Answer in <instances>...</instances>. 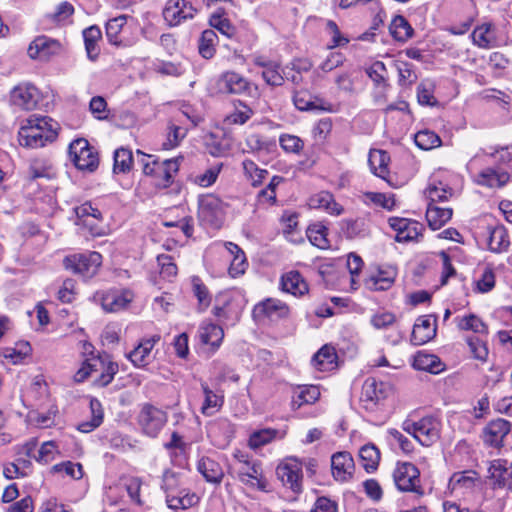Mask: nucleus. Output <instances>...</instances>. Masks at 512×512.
I'll use <instances>...</instances> for the list:
<instances>
[{
  "label": "nucleus",
  "mask_w": 512,
  "mask_h": 512,
  "mask_svg": "<svg viewBox=\"0 0 512 512\" xmlns=\"http://www.w3.org/2000/svg\"><path fill=\"white\" fill-rule=\"evenodd\" d=\"M60 129L59 123L48 116L31 115L18 133L21 146L41 148L55 141Z\"/></svg>",
  "instance_id": "f257e3e1"
},
{
  "label": "nucleus",
  "mask_w": 512,
  "mask_h": 512,
  "mask_svg": "<svg viewBox=\"0 0 512 512\" xmlns=\"http://www.w3.org/2000/svg\"><path fill=\"white\" fill-rule=\"evenodd\" d=\"M118 372V364L106 361L100 357L86 359L74 375L76 382H83L88 376L95 374L94 383L97 386L105 387L112 382Z\"/></svg>",
  "instance_id": "f03ea898"
},
{
  "label": "nucleus",
  "mask_w": 512,
  "mask_h": 512,
  "mask_svg": "<svg viewBox=\"0 0 512 512\" xmlns=\"http://www.w3.org/2000/svg\"><path fill=\"white\" fill-rule=\"evenodd\" d=\"M162 489L166 493V502L171 509H188L199 502V497L195 493L180 488L179 479L171 471L163 474Z\"/></svg>",
  "instance_id": "7ed1b4c3"
},
{
  "label": "nucleus",
  "mask_w": 512,
  "mask_h": 512,
  "mask_svg": "<svg viewBox=\"0 0 512 512\" xmlns=\"http://www.w3.org/2000/svg\"><path fill=\"white\" fill-rule=\"evenodd\" d=\"M441 423L433 416H425L418 421H405L403 430L412 435L421 445L430 446L440 437Z\"/></svg>",
  "instance_id": "20e7f679"
},
{
  "label": "nucleus",
  "mask_w": 512,
  "mask_h": 512,
  "mask_svg": "<svg viewBox=\"0 0 512 512\" xmlns=\"http://www.w3.org/2000/svg\"><path fill=\"white\" fill-rule=\"evenodd\" d=\"M226 204L215 194L198 197V219L201 224L219 227L224 220Z\"/></svg>",
  "instance_id": "39448f33"
},
{
  "label": "nucleus",
  "mask_w": 512,
  "mask_h": 512,
  "mask_svg": "<svg viewBox=\"0 0 512 512\" xmlns=\"http://www.w3.org/2000/svg\"><path fill=\"white\" fill-rule=\"evenodd\" d=\"M168 421V415L162 409L145 403L137 416V423L141 432L151 438L159 435Z\"/></svg>",
  "instance_id": "423d86ee"
},
{
  "label": "nucleus",
  "mask_w": 512,
  "mask_h": 512,
  "mask_svg": "<svg viewBox=\"0 0 512 512\" xmlns=\"http://www.w3.org/2000/svg\"><path fill=\"white\" fill-rule=\"evenodd\" d=\"M101 263L102 255L95 251L69 255L63 260V265L67 270L85 278L94 276Z\"/></svg>",
  "instance_id": "0eeeda50"
},
{
  "label": "nucleus",
  "mask_w": 512,
  "mask_h": 512,
  "mask_svg": "<svg viewBox=\"0 0 512 512\" xmlns=\"http://www.w3.org/2000/svg\"><path fill=\"white\" fill-rule=\"evenodd\" d=\"M69 155L79 170L92 172L98 167V154L86 139L74 140L69 146Z\"/></svg>",
  "instance_id": "6e6552de"
},
{
  "label": "nucleus",
  "mask_w": 512,
  "mask_h": 512,
  "mask_svg": "<svg viewBox=\"0 0 512 512\" xmlns=\"http://www.w3.org/2000/svg\"><path fill=\"white\" fill-rule=\"evenodd\" d=\"M420 472L418 468L410 462H398L394 471L393 479L396 487L403 492H415L423 494L420 483Z\"/></svg>",
  "instance_id": "1a4fd4ad"
},
{
  "label": "nucleus",
  "mask_w": 512,
  "mask_h": 512,
  "mask_svg": "<svg viewBox=\"0 0 512 512\" xmlns=\"http://www.w3.org/2000/svg\"><path fill=\"white\" fill-rule=\"evenodd\" d=\"M289 306L276 298H267L253 308V317L258 322L278 321L289 316Z\"/></svg>",
  "instance_id": "9d476101"
},
{
  "label": "nucleus",
  "mask_w": 512,
  "mask_h": 512,
  "mask_svg": "<svg viewBox=\"0 0 512 512\" xmlns=\"http://www.w3.org/2000/svg\"><path fill=\"white\" fill-rule=\"evenodd\" d=\"M94 299L100 303L106 312H118L125 309L134 299V294L128 289H110L97 292Z\"/></svg>",
  "instance_id": "9b49d317"
},
{
  "label": "nucleus",
  "mask_w": 512,
  "mask_h": 512,
  "mask_svg": "<svg viewBox=\"0 0 512 512\" xmlns=\"http://www.w3.org/2000/svg\"><path fill=\"white\" fill-rule=\"evenodd\" d=\"M455 178L456 176L445 172L434 174L430 178L429 184L425 190V195L433 203L447 201L454 195L451 180Z\"/></svg>",
  "instance_id": "f8f14e48"
},
{
  "label": "nucleus",
  "mask_w": 512,
  "mask_h": 512,
  "mask_svg": "<svg viewBox=\"0 0 512 512\" xmlns=\"http://www.w3.org/2000/svg\"><path fill=\"white\" fill-rule=\"evenodd\" d=\"M389 391L388 384L377 381L375 378H368L363 383L360 401L365 409L373 410L381 400L387 397Z\"/></svg>",
  "instance_id": "ddd939ff"
},
{
  "label": "nucleus",
  "mask_w": 512,
  "mask_h": 512,
  "mask_svg": "<svg viewBox=\"0 0 512 512\" xmlns=\"http://www.w3.org/2000/svg\"><path fill=\"white\" fill-rule=\"evenodd\" d=\"M196 11L187 0H168L163 9V17L170 26H177L185 20L192 19Z\"/></svg>",
  "instance_id": "4468645a"
},
{
  "label": "nucleus",
  "mask_w": 512,
  "mask_h": 512,
  "mask_svg": "<svg viewBox=\"0 0 512 512\" xmlns=\"http://www.w3.org/2000/svg\"><path fill=\"white\" fill-rule=\"evenodd\" d=\"M159 341V335L141 339L137 346L127 354V358L137 368L147 367L155 358L153 350Z\"/></svg>",
  "instance_id": "2eb2a0df"
},
{
  "label": "nucleus",
  "mask_w": 512,
  "mask_h": 512,
  "mask_svg": "<svg viewBox=\"0 0 512 512\" xmlns=\"http://www.w3.org/2000/svg\"><path fill=\"white\" fill-rule=\"evenodd\" d=\"M302 464L295 458H289L280 463L276 468L277 477L283 485L289 487L294 492L301 491Z\"/></svg>",
  "instance_id": "dca6fc26"
},
{
  "label": "nucleus",
  "mask_w": 512,
  "mask_h": 512,
  "mask_svg": "<svg viewBox=\"0 0 512 512\" xmlns=\"http://www.w3.org/2000/svg\"><path fill=\"white\" fill-rule=\"evenodd\" d=\"M390 227L396 232L397 242L417 241L422 236L423 226L417 221L392 217L389 219Z\"/></svg>",
  "instance_id": "f3484780"
},
{
  "label": "nucleus",
  "mask_w": 512,
  "mask_h": 512,
  "mask_svg": "<svg viewBox=\"0 0 512 512\" xmlns=\"http://www.w3.org/2000/svg\"><path fill=\"white\" fill-rule=\"evenodd\" d=\"M39 99V90L30 83L19 84L11 91V102L23 110L35 109Z\"/></svg>",
  "instance_id": "a211bd4d"
},
{
  "label": "nucleus",
  "mask_w": 512,
  "mask_h": 512,
  "mask_svg": "<svg viewBox=\"0 0 512 512\" xmlns=\"http://www.w3.org/2000/svg\"><path fill=\"white\" fill-rule=\"evenodd\" d=\"M436 318L423 315L417 318L411 333V343L416 346L424 345L436 336Z\"/></svg>",
  "instance_id": "6ab92c4d"
},
{
  "label": "nucleus",
  "mask_w": 512,
  "mask_h": 512,
  "mask_svg": "<svg viewBox=\"0 0 512 512\" xmlns=\"http://www.w3.org/2000/svg\"><path fill=\"white\" fill-rule=\"evenodd\" d=\"M331 470L333 478L338 482L349 481L354 474L355 464L349 452H336L331 457Z\"/></svg>",
  "instance_id": "aec40b11"
},
{
  "label": "nucleus",
  "mask_w": 512,
  "mask_h": 512,
  "mask_svg": "<svg viewBox=\"0 0 512 512\" xmlns=\"http://www.w3.org/2000/svg\"><path fill=\"white\" fill-rule=\"evenodd\" d=\"M61 44L59 41L45 35L37 36L27 49L31 59L46 60L52 55L59 53Z\"/></svg>",
  "instance_id": "412c9836"
},
{
  "label": "nucleus",
  "mask_w": 512,
  "mask_h": 512,
  "mask_svg": "<svg viewBox=\"0 0 512 512\" xmlns=\"http://www.w3.org/2000/svg\"><path fill=\"white\" fill-rule=\"evenodd\" d=\"M235 472L244 484L257 487L259 490L266 489L267 482L263 477L262 468L259 463L249 461L240 467H236Z\"/></svg>",
  "instance_id": "4be33fe9"
},
{
  "label": "nucleus",
  "mask_w": 512,
  "mask_h": 512,
  "mask_svg": "<svg viewBox=\"0 0 512 512\" xmlns=\"http://www.w3.org/2000/svg\"><path fill=\"white\" fill-rule=\"evenodd\" d=\"M510 430L509 421L501 418L493 420L484 429V442L493 447H500Z\"/></svg>",
  "instance_id": "5701e85b"
},
{
  "label": "nucleus",
  "mask_w": 512,
  "mask_h": 512,
  "mask_svg": "<svg viewBox=\"0 0 512 512\" xmlns=\"http://www.w3.org/2000/svg\"><path fill=\"white\" fill-rule=\"evenodd\" d=\"M471 38L473 44L482 49H490L499 45L496 27L491 22L477 25L471 34Z\"/></svg>",
  "instance_id": "b1692460"
},
{
  "label": "nucleus",
  "mask_w": 512,
  "mask_h": 512,
  "mask_svg": "<svg viewBox=\"0 0 512 512\" xmlns=\"http://www.w3.org/2000/svg\"><path fill=\"white\" fill-rule=\"evenodd\" d=\"M253 61L256 66L262 68V78L268 85L281 86L283 84L284 77L279 62L269 60L263 56H257Z\"/></svg>",
  "instance_id": "393cba45"
},
{
  "label": "nucleus",
  "mask_w": 512,
  "mask_h": 512,
  "mask_svg": "<svg viewBox=\"0 0 512 512\" xmlns=\"http://www.w3.org/2000/svg\"><path fill=\"white\" fill-rule=\"evenodd\" d=\"M218 89L223 93L241 94L249 90L250 83L242 75L227 71L223 73L218 82Z\"/></svg>",
  "instance_id": "a878e982"
},
{
  "label": "nucleus",
  "mask_w": 512,
  "mask_h": 512,
  "mask_svg": "<svg viewBox=\"0 0 512 512\" xmlns=\"http://www.w3.org/2000/svg\"><path fill=\"white\" fill-rule=\"evenodd\" d=\"M308 206L311 209L323 210L332 215L339 216L344 212L342 205L336 202L334 196L328 191H320L308 199Z\"/></svg>",
  "instance_id": "bb28decb"
},
{
  "label": "nucleus",
  "mask_w": 512,
  "mask_h": 512,
  "mask_svg": "<svg viewBox=\"0 0 512 512\" xmlns=\"http://www.w3.org/2000/svg\"><path fill=\"white\" fill-rule=\"evenodd\" d=\"M478 482L479 477L475 471L455 472L449 479L448 488L451 493L464 494L472 490Z\"/></svg>",
  "instance_id": "cd10ccee"
},
{
  "label": "nucleus",
  "mask_w": 512,
  "mask_h": 512,
  "mask_svg": "<svg viewBox=\"0 0 512 512\" xmlns=\"http://www.w3.org/2000/svg\"><path fill=\"white\" fill-rule=\"evenodd\" d=\"M509 179V174L500 168H486L474 176V181L478 185L489 188L502 187L509 181Z\"/></svg>",
  "instance_id": "c85d7f7f"
},
{
  "label": "nucleus",
  "mask_w": 512,
  "mask_h": 512,
  "mask_svg": "<svg viewBox=\"0 0 512 512\" xmlns=\"http://www.w3.org/2000/svg\"><path fill=\"white\" fill-rule=\"evenodd\" d=\"M179 170V161L177 159H167L161 161L152 176L153 184L158 188H166L170 186L174 175Z\"/></svg>",
  "instance_id": "c756f323"
},
{
  "label": "nucleus",
  "mask_w": 512,
  "mask_h": 512,
  "mask_svg": "<svg viewBox=\"0 0 512 512\" xmlns=\"http://www.w3.org/2000/svg\"><path fill=\"white\" fill-rule=\"evenodd\" d=\"M77 216V224L89 227L92 233H97L94 226L102 220V213L98 208L93 207L90 202H85L74 208Z\"/></svg>",
  "instance_id": "7c9ffc66"
},
{
  "label": "nucleus",
  "mask_w": 512,
  "mask_h": 512,
  "mask_svg": "<svg viewBox=\"0 0 512 512\" xmlns=\"http://www.w3.org/2000/svg\"><path fill=\"white\" fill-rule=\"evenodd\" d=\"M281 288L293 296H302L308 292V284L298 271H289L281 277Z\"/></svg>",
  "instance_id": "2f4dec72"
},
{
  "label": "nucleus",
  "mask_w": 512,
  "mask_h": 512,
  "mask_svg": "<svg viewBox=\"0 0 512 512\" xmlns=\"http://www.w3.org/2000/svg\"><path fill=\"white\" fill-rule=\"evenodd\" d=\"M204 394V402L201 411L206 416H212L217 413L224 403V395L220 390H212L206 383L201 384Z\"/></svg>",
  "instance_id": "473e14b6"
},
{
  "label": "nucleus",
  "mask_w": 512,
  "mask_h": 512,
  "mask_svg": "<svg viewBox=\"0 0 512 512\" xmlns=\"http://www.w3.org/2000/svg\"><path fill=\"white\" fill-rule=\"evenodd\" d=\"M197 469L210 483L219 484L224 477V471L220 464L210 457H202L198 461Z\"/></svg>",
  "instance_id": "72a5a7b5"
},
{
  "label": "nucleus",
  "mask_w": 512,
  "mask_h": 512,
  "mask_svg": "<svg viewBox=\"0 0 512 512\" xmlns=\"http://www.w3.org/2000/svg\"><path fill=\"white\" fill-rule=\"evenodd\" d=\"M312 365L319 371H331L337 366V354L334 347L324 345L313 356Z\"/></svg>",
  "instance_id": "f704fd0d"
},
{
  "label": "nucleus",
  "mask_w": 512,
  "mask_h": 512,
  "mask_svg": "<svg viewBox=\"0 0 512 512\" xmlns=\"http://www.w3.org/2000/svg\"><path fill=\"white\" fill-rule=\"evenodd\" d=\"M199 338L203 344L210 345L213 349H217L224 337L223 329L209 322H203L199 327Z\"/></svg>",
  "instance_id": "c9c22d12"
},
{
  "label": "nucleus",
  "mask_w": 512,
  "mask_h": 512,
  "mask_svg": "<svg viewBox=\"0 0 512 512\" xmlns=\"http://www.w3.org/2000/svg\"><path fill=\"white\" fill-rule=\"evenodd\" d=\"M396 275L397 271L393 267L381 268L370 276L368 285L376 291L388 290L393 285Z\"/></svg>",
  "instance_id": "e433bc0d"
},
{
  "label": "nucleus",
  "mask_w": 512,
  "mask_h": 512,
  "mask_svg": "<svg viewBox=\"0 0 512 512\" xmlns=\"http://www.w3.org/2000/svg\"><path fill=\"white\" fill-rule=\"evenodd\" d=\"M452 217V209L440 207L435 203H429L426 211L428 225L433 230H438L444 226Z\"/></svg>",
  "instance_id": "4c0bfd02"
},
{
  "label": "nucleus",
  "mask_w": 512,
  "mask_h": 512,
  "mask_svg": "<svg viewBox=\"0 0 512 512\" xmlns=\"http://www.w3.org/2000/svg\"><path fill=\"white\" fill-rule=\"evenodd\" d=\"M490 478L500 486L512 485V465L505 460H494L489 467Z\"/></svg>",
  "instance_id": "58836bf2"
},
{
  "label": "nucleus",
  "mask_w": 512,
  "mask_h": 512,
  "mask_svg": "<svg viewBox=\"0 0 512 512\" xmlns=\"http://www.w3.org/2000/svg\"><path fill=\"white\" fill-rule=\"evenodd\" d=\"M37 447L36 440L32 439L19 447L17 452V461L22 471V477H27L32 473L33 464L31 459L34 458V452Z\"/></svg>",
  "instance_id": "ea45409f"
},
{
  "label": "nucleus",
  "mask_w": 512,
  "mask_h": 512,
  "mask_svg": "<svg viewBox=\"0 0 512 512\" xmlns=\"http://www.w3.org/2000/svg\"><path fill=\"white\" fill-rule=\"evenodd\" d=\"M413 367L417 370L438 374L444 370V364L440 358L433 354L419 352L415 355Z\"/></svg>",
  "instance_id": "a19ab883"
},
{
  "label": "nucleus",
  "mask_w": 512,
  "mask_h": 512,
  "mask_svg": "<svg viewBox=\"0 0 512 512\" xmlns=\"http://www.w3.org/2000/svg\"><path fill=\"white\" fill-rule=\"evenodd\" d=\"M390 157L386 151L383 150H371L369 153V166L374 175L384 180L387 179L389 174L388 163Z\"/></svg>",
  "instance_id": "79ce46f5"
},
{
  "label": "nucleus",
  "mask_w": 512,
  "mask_h": 512,
  "mask_svg": "<svg viewBox=\"0 0 512 512\" xmlns=\"http://www.w3.org/2000/svg\"><path fill=\"white\" fill-rule=\"evenodd\" d=\"M320 397V390L314 385L298 386L292 396L293 408H300L304 404H313Z\"/></svg>",
  "instance_id": "37998d69"
},
{
  "label": "nucleus",
  "mask_w": 512,
  "mask_h": 512,
  "mask_svg": "<svg viewBox=\"0 0 512 512\" xmlns=\"http://www.w3.org/2000/svg\"><path fill=\"white\" fill-rule=\"evenodd\" d=\"M459 330L473 331L482 336L488 334V327L480 317L475 314L458 316L454 319Z\"/></svg>",
  "instance_id": "c03bdc74"
},
{
  "label": "nucleus",
  "mask_w": 512,
  "mask_h": 512,
  "mask_svg": "<svg viewBox=\"0 0 512 512\" xmlns=\"http://www.w3.org/2000/svg\"><path fill=\"white\" fill-rule=\"evenodd\" d=\"M83 38L88 58L95 60L100 53L98 43L102 39L101 29L96 25L90 26L83 30Z\"/></svg>",
  "instance_id": "a18cd8bd"
},
{
  "label": "nucleus",
  "mask_w": 512,
  "mask_h": 512,
  "mask_svg": "<svg viewBox=\"0 0 512 512\" xmlns=\"http://www.w3.org/2000/svg\"><path fill=\"white\" fill-rule=\"evenodd\" d=\"M91 420L78 424L77 429L83 433H89L98 428L103 422V408L99 400H90Z\"/></svg>",
  "instance_id": "49530a36"
},
{
  "label": "nucleus",
  "mask_w": 512,
  "mask_h": 512,
  "mask_svg": "<svg viewBox=\"0 0 512 512\" xmlns=\"http://www.w3.org/2000/svg\"><path fill=\"white\" fill-rule=\"evenodd\" d=\"M510 241L507 230L502 225H497L489 230L488 245L493 252H503L509 247Z\"/></svg>",
  "instance_id": "de8ad7c7"
},
{
  "label": "nucleus",
  "mask_w": 512,
  "mask_h": 512,
  "mask_svg": "<svg viewBox=\"0 0 512 512\" xmlns=\"http://www.w3.org/2000/svg\"><path fill=\"white\" fill-rule=\"evenodd\" d=\"M359 458L363 468L371 473L375 471L380 461V451L373 444H366L359 450Z\"/></svg>",
  "instance_id": "09e8293b"
},
{
  "label": "nucleus",
  "mask_w": 512,
  "mask_h": 512,
  "mask_svg": "<svg viewBox=\"0 0 512 512\" xmlns=\"http://www.w3.org/2000/svg\"><path fill=\"white\" fill-rule=\"evenodd\" d=\"M253 115L254 111L252 108H250L245 103L238 101L234 104L233 111L226 115L224 122L227 125H243Z\"/></svg>",
  "instance_id": "8fccbe9b"
},
{
  "label": "nucleus",
  "mask_w": 512,
  "mask_h": 512,
  "mask_svg": "<svg viewBox=\"0 0 512 512\" xmlns=\"http://www.w3.org/2000/svg\"><path fill=\"white\" fill-rule=\"evenodd\" d=\"M306 233L312 245L320 249L330 247L329 240L327 239L328 228L324 224L320 222L313 223L308 226Z\"/></svg>",
  "instance_id": "3c124183"
},
{
  "label": "nucleus",
  "mask_w": 512,
  "mask_h": 512,
  "mask_svg": "<svg viewBox=\"0 0 512 512\" xmlns=\"http://www.w3.org/2000/svg\"><path fill=\"white\" fill-rule=\"evenodd\" d=\"M217 40V34L213 29L204 30L199 39V54L205 59H211L216 52Z\"/></svg>",
  "instance_id": "603ef678"
},
{
  "label": "nucleus",
  "mask_w": 512,
  "mask_h": 512,
  "mask_svg": "<svg viewBox=\"0 0 512 512\" xmlns=\"http://www.w3.org/2000/svg\"><path fill=\"white\" fill-rule=\"evenodd\" d=\"M390 33L397 41H406L413 35V28L401 15H396L390 24Z\"/></svg>",
  "instance_id": "864d4df0"
},
{
  "label": "nucleus",
  "mask_w": 512,
  "mask_h": 512,
  "mask_svg": "<svg viewBox=\"0 0 512 512\" xmlns=\"http://www.w3.org/2000/svg\"><path fill=\"white\" fill-rule=\"evenodd\" d=\"M369 322L376 330H389L397 323V317L393 312L377 310L370 316Z\"/></svg>",
  "instance_id": "5fc2aeb1"
},
{
  "label": "nucleus",
  "mask_w": 512,
  "mask_h": 512,
  "mask_svg": "<svg viewBox=\"0 0 512 512\" xmlns=\"http://www.w3.org/2000/svg\"><path fill=\"white\" fill-rule=\"evenodd\" d=\"M127 22V16L121 15L110 19L106 24V36L108 41L113 45H120L122 40L120 33Z\"/></svg>",
  "instance_id": "6e6d98bb"
},
{
  "label": "nucleus",
  "mask_w": 512,
  "mask_h": 512,
  "mask_svg": "<svg viewBox=\"0 0 512 512\" xmlns=\"http://www.w3.org/2000/svg\"><path fill=\"white\" fill-rule=\"evenodd\" d=\"M221 171V166L215 165L212 167L207 168L203 172H199L197 174L191 175L190 179L191 181L203 188L210 187L213 185Z\"/></svg>",
  "instance_id": "4d7b16f0"
},
{
  "label": "nucleus",
  "mask_w": 512,
  "mask_h": 512,
  "mask_svg": "<svg viewBox=\"0 0 512 512\" xmlns=\"http://www.w3.org/2000/svg\"><path fill=\"white\" fill-rule=\"evenodd\" d=\"M415 144L422 150H431L441 145L440 137L431 130H421L414 136Z\"/></svg>",
  "instance_id": "13d9d810"
},
{
  "label": "nucleus",
  "mask_w": 512,
  "mask_h": 512,
  "mask_svg": "<svg viewBox=\"0 0 512 512\" xmlns=\"http://www.w3.org/2000/svg\"><path fill=\"white\" fill-rule=\"evenodd\" d=\"M242 167L246 178L253 186L261 184L263 179L268 175L267 170L260 169L252 160L249 159H245L242 162Z\"/></svg>",
  "instance_id": "bf43d9fd"
},
{
  "label": "nucleus",
  "mask_w": 512,
  "mask_h": 512,
  "mask_svg": "<svg viewBox=\"0 0 512 512\" xmlns=\"http://www.w3.org/2000/svg\"><path fill=\"white\" fill-rule=\"evenodd\" d=\"M133 165V155L131 150L119 148L114 153V172H128Z\"/></svg>",
  "instance_id": "052dcab7"
},
{
  "label": "nucleus",
  "mask_w": 512,
  "mask_h": 512,
  "mask_svg": "<svg viewBox=\"0 0 512 512\" xmlns=\"http://www.w3.org/2000/svg\"><path fill=\"white\" fill-rule=\"evenodd\" d=\"M187 129L181 126L172 124L168 127L166 140L163 142L162 147L165 150L177 147L186 136Z\"/></svg>",
  "instance_id": "680f3d73"
},
{
  "label": "nucleus",
  "mask_w": 512,
  "mask_h": 512,
  "mask_svg": "<svg viewBox=\"0 0 512 512\" xmlns=\"http://www.w3.org/2000/svg\"><path fill=\"white\" fill-rule=\"evenodd\" d=\"M363 197L365 202H370L387 210H392L395 206L394 195L379 192H365Z\"/></svg>",
  "instance_id": "e2e57ef3"
},
{
  "label": "nucleus",
  "mask_w": 512,
  "mask_h": 512,
  "mask_svg": "<svg viewBox=\"0 0 512 512\" xmlns=\"http://www.w3.org/2000/svg\"><path fill=\"white\" fill-rule=\"evenodd\" d=\"M276 437V431L273 429H262L255 431L250 435L248 445L251 449H258Z\"/></svg>",
  "instance_id": "0e129e2a"
},
{
  "label": "nucleus",
  "mask_w": 512,
  "mask_h": 512,
  "mask_svg": "<svg viewBox=\"0 0 512 512\" xmlns=\"http://www.w3.org/2000/svg\"><path fill=\"white\" fill-rule=\"evenodd\" d=\"M467 344L474 358L480 361H486L488 357V348L486 342L479 336L468 337Z\"/></svg>",
  "instance_id": "69168bd1"
},
{
  "label": "nucleus",
  "mask_w": 512,
  "mask_h": 512,
  "mask_svg": "<svg viewBox=\"0 0 512 512\" xmlns=\"http://www.w3.org/2000/svg\"><path fill=\"white\" fill-rule=\"evenodd\" d=\"M193 292L198 300L201 310H205L211 303V296L207 287L197 277L192 279Z\"/></svg>",
  "instance_id": "338daca9"
},
{
  "label": "nucleus",
  "mask_w": 512,
  "mask_h": 512,
  "mask_svg": "<svg viewBox=\"0 0 512 512\" xmlns=\"http://www.w3.org/2000/svg\"><path fill=\"white\" fill-rule=\"evenodd\" d=\"M281 148L288 153L299 154L303 147L304 142L296 135L283 134L279 138Z\"/></svg>",
  "instance_id": "774afa93"
}]
</instances>
